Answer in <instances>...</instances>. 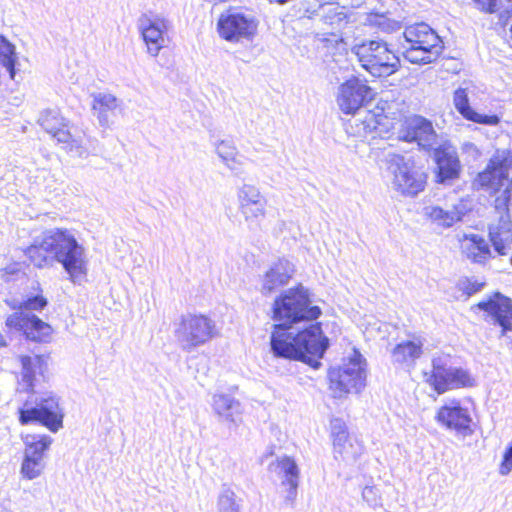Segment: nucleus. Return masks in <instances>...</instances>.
I'll return each instance as SVG.
<instances>
[{
    "mask_svg": "<svg viewBox=\"0 0 512 512\" xmlns=\"http://www.w3.org/2000/svg\"><path fill=\"white\" fill-rule=\"evenodd\" d=\"M320 314V308L311 305L308 291L302 286L279 295L273 304V319L278 322L270 337L273 355L319 368L320 359L328 347V338L323 335L319 324H311L296 334L288 329L302 321L315 320Z\"/></svg>",
    "mask_w": 512,
    "mask_h": 512,
    "instance_id": "nucleus-1",
    "label": "nucleus"
},
{
    "mask_svg": "<svg viewBox=\"0 0 512 512\" xmlns=\"http://www.w3.org/2000/svg\"><path fill=\"white\" fill-rule=\"evenodd\" d=\"M26 255L38 268L60 263L73 283L80 282L87 273L86 250L67 229L44 231L27 248Z\"/></svg>",
    "mask_w": 512,
    "mask_h": 512,
    "instance_id": "nucleus-2",
    "label": "nucleus"
},
{
    "mask_svg": "<svg viewBox=\"0 0 512 512\" xmlns=\"http://www.w3.org/2000/svg\"><path fill=\"white\" fill-rule=\"evenodd\" d=\"M360 66L374 77H388L400 68V59L382 39L363 40L352 47Z\"/></svg>",
    "mask_w": 512,
    "mask_h": 512,
    "instance_id": "nucleus-3",
    "label": "nucleus"
},
{
    "mask_svg": "<svg viewBox=\"0 0 512 512\" xmlns=\"http://www.w3.org/2000/svg\"><path fill=\"white\" fill-rule=\"evenodd\" d=\"M403 35V55L411 63H431L442 51L440 37L425 23L407 27Z\"/></svg>",
    "mask_w": 512,
    "mask_h": 512,
    "instance_id": "nucleus-4",
    "label": "nucleus"
},
{
    "mask_svg": "<svg viewBox=\"0 0 512 512\" xmlns=\"http://www.w3.org/2000/svg\"><path fill=\"white\" fill-rule=\"evenodd\" d=\"M47 299L41 295L28 298L19 305V312L9 315L6 325L17 331H22L25 336L33 341L48 342L52 335V327L40 318L27 311H41L47 306Z\"/></svg>",
    "mask_w": 512,
    "mask_h": 512,
    "instance_id": "nucleus-5",
    "label": "nucleus"
},
{
    "mask_svg": "<svg viewBox=\"0 0 512 512\" xmlns=\"http://www.w3.org/2000/svg\"><path fill=\"white\" fill-rule=\"evenodd\" d=\"M385 163L392 175L391 184L394 190L406 196H415L424 190L427 175L411 157L388 153Z\"/></svg>",
    "mask_w": 512,
    "mask_h": 512,
    "instance_id": "nucleus-6",
    "label": "nucleus"
},
{
    "mask_svg": "<svg viewBox=\"0 0 512 512\" xmlns=\"http://www.w3.org/2000/svg\"><path fill=\"white\" fill-rule=\"evenodd\" d=\"M174 337L185 352H192L205 345L216 334L215 322L201 314H183L174 322Z\"/></svg>",
    "mask_w": 512,
    "mask_h": 512,
    "instance_id": "nucleus-7",
    "label": "nucleus"
},
{
    "mask_svg": "<svg viewBox=\"0 0 512 512\" xmlns=\"http://www.w3.org/2000/svg\"><path fill=\"white\" fill-rule=\"evenodd\" d=\"M511 166L512 153L509 150H497L486 168L474 178L472 187L489 193H497L503 190L504 198L508 199L512 186V181L509 179Z\"/></svg>",
    "mask_w": 512,
    "mask_h": 512,
    "instance_id": "nucleus-8",
    "label": "nucleus"
},
{
    "mask_svg": "<svg viewBox=\"0 0 512 512\" xmlns=\"http://www.w3.org/2000/svg\"><path fill=\"white\" fill-rule=\"evenodd\" d=\"M366 360L356 350L338 368L329 371L330 390L335 398H342L348 393H359L366 385Z\"/></svg>",
    "mask_w": 512,
    "mask_h": 512,
    "instance_id": "nucleus-9",
    "label": "nucleus"
},
{
    "mask_svg": "<svg viewBox=\"0 0 512 512\" xmlns=\"http://www.w3.org/2000/svg\"><path fill=\"white\" fill-rule=\"evenodd\" d=\"M35 403L36 405L32 406L26 401L23 407L18 409L19 422L22 425L39 422L54 433L63 427L64 413L59 404V397L47 392L37 398Z\"/></svg>",
    "mask_w": 512,
    "mask_h": 512,
    "instance_id": "nucleus-10",
    "label": "nucleus"
},
{
    "mask_svg": "<svg viewBox=\"0 0 512 512\" xmlns=\"http://www.w3.org/2000/svg\"><path fill=\"white\" fill-rule=\"evenodd\" d=\"M258 21L251 14L236 8L222 12L217 21L221 38L231 43L251 41L257 33Z\"/></svg>",
    "mask_w": 512,
    "mask_h": 512,
    "instance_id": "nucleus-11",
    "label": "nucleus"
},
{
    "mask_svg": "<svg viewBox=\"0 0 512 512\" xmlns=\"http://www.w3.org/2000/svg\"><path fill=\"white\" fill-rule=\"evenodd\" d=\"M427 381L439 394L475 385V379L469 371L450 365V358L446 355L433 358L432 373Z\"/></svg>",
    "mask_w": 512,
    "mask_h": 512,
    "instance_id": "nucleus-12",
    "label": "nucleus"
},
{
    "mask_svg": "<svg viewBox=\"0 0 512 512\" xmlns=\"http://www.w3.org/2000/svg\"><path fill=\"white\" fill-rule=\"evenodd\" d=\"M24 457L20 473L23 478L33 480L42 475L46 467V453L53 439L48 435H26Z\"/></svg>",
    "mask_w": 512,
    "mask_h": 512,
    "instance_id": "nucleus-13",
    "label": "nucleus"
},
{
    "mask_svg": "<svg viewBox=\"0 0 512 512\" xmlns=\"http://www.w3.org/2000/svg\"><path fill=\"white\" fill-rule=\"evenodd\" d=\"M138 28L148 55L157 57L166 46L165 35L170 28V21L162 15L143 14L138 20Z\"/></svg>",
    "mask_w": 512,
    "mask_h": 512,
    "instance_id": "nucleus-14",
    "label": "nucleus"
},
{
    "mask_svg": "<svg viewBox=\"0 0 512 512\" xmlns=\"http://www.w3.org/2000/svg\"><path fill=\"white\" fill-rule=\"evenodd\" d=\"M373 99V91L366 81L352 77L338 87L336 102L345 114H354Z\"/></svg>",
    "mask_w": 512,
    "mask_h": 512,
    "instance_id": "nucleus-15",
    "label": "nucleus"
},
{
    "mask_svg": "<svg viewBox=\"0 0 512 512\" xmlns=\"http://www.w3.org/2000/svg\"><path fill=\"white\" fill-rule=\"evenodd\" d=\"M488 238L498 255L512 253V219L506 205L496 206V217L488 225Z\"/></svg>",
    "mask_w": 512,
    "mask_h": 512,
    "instance_id": "nucleus-16",
    "label": "nucleus"
},
{
    "mask_svg": "<svg viewBox=\"0 0 512 512\" xmlns=\"http://www.w3.org/2000/svg\"><path fill=\"white\" fill-rule=\"evenodd\" d=\"M433 159L436 164V182L452 185L460 178L462 165L456 148L450 143H443L433 149Z\"/></svg>",
    "mask_w": 512,
    "mask_h": 512,
    "instance_id": "nucleus-17",
    "label": "nucleus"
},
{
    "mask_svg": "<svg viewBox=\"0 0 512 512\" xmlns=\"http://www.w3.org/2000/svg\"><path fill=\"white\" fill-rule=\"evenodd\" d=\"M38 123L58 142L67 144L71 153L78 157H84L87 154L85 148L81 145V141L72 138L71 133L66 129L67 124L64 118L57 110H45L42 112Z\"/></svg>",
    "mask_w": 512,
    "mask_h": 512,
    "instance_id": "nucleus-18",
    "label": "nucleus"
},
{
    "mask_svg": "<svg viewBox=\"0 0 512 512\" xmlns=\"http://www.w3.org/2000/svg\"><path fill=\"white\" fill-rule=\"evenodd\" d=\"M399 139L406 142H416L424 150H430L437 143V134L429 120L414 115L404 121L399 132Z\"/></svg>",
    "mask_w": 512,
    "mask_h": 512,
    "instance_id": "nucleus-19",
    "label": "nucleus"
},
{
    "mask_svg": "<svg viewBox=\"0 0 512 512\" xmlns=\"http://www.w3.org/2000/svg\"><path fill=\"white\" fill-rule=\"evenodd\" d=\"M477 307L487 313V321L502 328L504 336L512 331V300L500 293H495L489 299L481 301Z\"/></svg>",
    "mask_w": 512,
    "mask_h": 512,
    "instance_id": "nucleus-20",
    "label": "nucleus"
},
{
    "mask_svg": "<svg viewBox=\"0 0 512 512\" xmlns=\"http://www.w3.org/2000/svg\"><path fill=\"white\" fill-rule=\"evenodd\" d=\"M436 420L448 429L455 430L464 435L472 432V418L467 408L459 400L452 399L439 408Z\"/></svg>",
    "mask_w": 512,
    "mask_h": 512,
    "instance_id": "nucleus-21",
    "label": "nucleus"
},
{
    "mask_svg": "<svg viewBox=\"0 0 512 512\" xmlns=\"http://www.w3.org/2000/svg\"><path fill=\"white\" fill-rule=\"evenodd\" d=\"M211 406L214 414L222 423L238 426L242 421L243 407L239 400L229 394H214Z\"/></svg>",
    "mask_w": 512,
    "mask_h": 512,
    "instance_id": "nucleus-22",
    "label": "nucleus"
},
{
    "mask_svg": "<svg viewBox=\"0 0 512 512\" xmlns=\"http://www.w3.org/2000/svg\"><path fill=\"white\" fill-rule=\"evenodd\" d=\"M294 273L293 264L285 259L275 262L262 279L261 293L268 295L286 285Z\"/></svg>",
    "mask_w": 512,
    "mask_h": 512,
    "instance_id": "nucleus-23",
    "label": "nucleus"
},
{
    "mask_svg": "<svg viewBox=\"0 0 512 512\" xmlns=\"http://www.w3.org/2000/svg\"><path fill=\"white\" fill-rule=\"evenodd\" d=\"M453 104L459 114L466 120L491 126L497 125L500 122V118L497 115H482L474 111L470 106L466 88L459 87L454 91Z\"/></svg>",
    "mask_w": 512,
    "mask_h": 512,
    "instance_id": "nucleus-24",
    "label": "nucleus"
},
{
    "mask_svg": "<svg viewBox=\"0 0 512 512\" xmlns=\"http://www.w3.org/2000/svg\"><path fill=\"white\" fill-rule=\"evenodd\" d=\"M467 259L477 264H485L493 255L487 241L480 235H465L461 244Z\"/></svg>",
    "mask_w": 512,
    "mask_h": 512,
    "instance_id": "nucleus-25",
    "label": "nucleus"
},
{
    "mask_svg": "<svg viewBox=\"0 0 512 512\" xmlns=\"http://www.w3.org/2000/svg\"><path fill=\"white\" fill-rule=\"evenodd\" d=\"M465 215L463 204L455 205L451 209L444 210L439 206H427L424 208V216L433 224L442 228H449L462 220Z\"/></svg>",
    "mask_w": 512,
    "mask_h": 512,
    "instance_id": "nucleus-26",
    "label": "nucleus"
},
{
    "mask_svg": "<svg viewBox=\"0 0 512 512\" xmlns=\"http://www.w3.org/2000/svg\"><path fill=\"white\" fill-rule=\"evenodd\" d=\"M22 366L21 385L26 391H34L35 380L37 375H42L47 367L46 361L42 356H19Z\"/></svg>",
    "mask_w": 512,
    "mask_h": 512,
    "instance_id": "nucleus-27",
    "label": "nucleus"
},
{
    "mask_svg": "<svg viewBox=\"0 0 512 512\" xmlns=\"http://www.w3.org/2000/svg\"><path fill=\"white\" fill-rule=\"evenodd\" d=\"M423 341L415 337L412 340L397 344L392 350V361L395 364L410 367L422 355Z\"/></svg>",
    "mask_w": 512,
    "mask_h": 512,
    "instance_id": "nucleus-28",
    "label": "nucleus"
},
{
    "mask_svg": "<svg viewBox=\"0 0 512 512\" xmlns=\"http://www.w3.org/2000/svg\"><path fill=\"white\" fill-rule=\"evenodd\" d=\"M215 153L221 162L235 175L243 172V162L238 158V149L230 140H220L214 144Z\"/></svg>",
    "mask_w": 512,
    "mask_h": 512,
    "instance_id": "nucleus-29",
    "label": "nucleus"
},
{
    "mask_svg": "<svg viewBox=\"0 0 512 512\" xmlns=\"http://www.w3.org/2000/svg\"><path fill=\"white\" fill-rule=\"evenodd\" d=\"M118 107L117 98L110 93H96L93 95L92 110L100 126H110V114Z\"/></svg>",
    "mask_w": 512,
    "mask_h": 512,
    "instance_id": "nucleus-30",
    "label": "nucleus"
},
{
    "mask_svg": "<svg viewBox=\"0 0 512 512\" xmlns=\"http://www.w3.org/2000/svg\"><path fill=\"white\" fill-rule=\"evenodd\" d=\"M376 115L370 111L358 114L348 124V132L359 138H365L378 127Z\"/></svg>",
    "mask_w": 512,
    "mask_h": 512,
    "instance_id": "nucleus-31",
    "label": "nucleus"
},
{
    "mask_svg": "<svg viewBox=\"0 0 512 512\" xmlns=\"http://www.w3.org/2000/svg\"><path fill=\"white\" fill-rule=\"evenodd\" d=\"M270 470L282 478V483L290 482L291 480L299 479V469L296 462L287 456L278 458L270 464Z\"/></svg>",
    "mask_w": 512,
    "mask_h": 512,
    "instance_id": "nucleus-32",
    "label": "nucleus"
},
{
    "mask_svg": "<svg viewBox=\"0 0 512 512\" xmlns=\"http://www.w3.org/2000/svg\"><path fill=\"white\" fill-rule=\"evenodd\" d=\"M238 209L249 227L258 226L266 214V201L241 205Z\"/></svg>",
    "mask_w": 512,
    "mask_h": 512,
    "instance_id": "nucleus-33",
    "label": "nucleus"
},
{
    "mask_svg": "<svg viewBox=\"0 0 512 512\" xmlns=\"http://www.w3.org/2000/svg\"><path fill=\"white\" fill-rule=\"evenodd\" d=\"M332 440L334 453L340 455L345 460H355L361 454V447L355 446L349 439L348 434Z\"/></svg>",
    "mask_w": 512,
    "mask_h": 512,
    "instance_id": "nucleus-34",
    "label": "nucleus"
},
{
    "mask_svg": "<svg viewBox=\"0 0 512 512\" xmlns=\"http://www.w3.org/2000/svg\"><path fill=\"white\" fill-rule=\"evenodd\" d=\"M238 206L266 201L258 187L252 184H243L237 191Z\"/></svg>",
    "mask_w": 512,
    "mask_h": 512,
    "instance_id": "nucleus-35",
    "label": "nucleus"
},
{
    "mask_svg": "<svg viewBox=\"0 0 512 512\" xmlns=\"http://www.w3.org/2000/svg\"><path fill=\"white\" fill-rule=\"evenodd\" d=\"M217 512H240L236 494L228 487H223L217 499Z\"/></svg>",
    "mask_w": 512,
    "mask_h": 512,
    "instance_id": "nucleus-36",
    "label": "nucleus"
},
{
    "mask_svg": "<svg viewBox=\"0 0 512 512\" xmlns=\"http://www.w3.org/2000/svg\"><path fill=\"white\" fill-rule=\"evenodd\" d=\"M0 62L7 68L11 78L15 75V49L4 37L0 36Z\"/></svg>",
    "mask_w": 512,
    "mask_h": 512,
    "instance_id": "nucleus-37",
    "label": "nucleus"
},
{
    "mask_svg": "<svg viewBox=\"0 0 512 512\" xmlns=\"http://www.w3.org/2000/svg\"><path fill=\"white\" fill-rule=\"evenodd\" d=\"M365 24L377 27L380 31L391 33L399 28V24L386 17L383 14H369L366 17Z\"/></svg>",
    "mask_w": 512,
    "mask_h": 512,
    "instance_id": "nucleus-38",
    "label": "nucleus"
},
{
    "mask_svg": "<svg viewBox=\"0 0 512 512\" xmlns=\"http://www.w3.org/2000/svg\"><path fill=\"white\" fill-rule=\"evenodd\" d=\"M363 500L371 507H380L382 499L380 491L376 486H365L362 490Z\"/></svg>",
    "mask_w": 512,
    "mask_h": 512,
    "instance_id": "nucleus-39",
    "label": "nucleus"
},
{
    "mask_svg": "<svg viewBox=\"0 0 512 512\" xmlns=\"http://www.w3.org/2000/svg\"><path fill=\"white\" fill-rule=\"evenodd\" d=\"M308 8L305 13L308 17L321 16L324 17L327 13H330L334 8L329 4H321L318 0H308Z\"/></svg>",
    "mask_w": 512,
    "mask_h": 512,
    "instance_id": "nucleus-40",
    "label": "nucleus"
},
{
    "mask_svg": "<svg viewBox=\"0 0 512 512\" xmlns=\"http://www.w3.org/2000/svg\"><path fill=\"white\" fill-rule=\"evenodd\" d=\"M331 437H344L348 434L346 423L340 418H333L330 422Z\"/></svg>",
    "mask_w": 512,
    "mask_h": 512,
    "instance_id": "nucleus-41",
    "label": "nucleus"
},
{
    "mask_svg": "<svg viewBox=\"0 0 512 512\" xmlns=\"http://www.w3.org/2000/svg\"><path fill=\"white\" fill-rule=\"evenodd\" d=\"M286 487L285 501L292 504L297 497V489L299 486V479H293L290 482L282 483Z\"/></svg>",
    "mask_w": 512,
    "mask_h": 512,
    "instance_id": "nucleus-42",
    "label": "nucleus"
},
{
    "mask_svg": "<svg viewBox=\"0 0 512 512\" xmlns=\"http://www.w3.org/2000/svg\"><path fill=\"white\" fill-rule=\"evenodd\" d=\"M461 151L471 160H477L481 155L478 147L472 142L463 143L461 146Z\"/></svg>",
    "mask_w": 512,
    "mask_h": 512,
    "instance_id": "nucleus-43",
    "label": "nucleus"
},
{
    "mask_svg": "<svg viewBox=\"0 0 512 512\" xmlns=\"http://www.w3.org/2000/svg\"><path fill=\"white\" fill-rule=\"evenodd\" d=\"M512 470V445L504 453L503 461L500 466V474L507 475Z\"/></svg>",
    "mask_w": 512,
    "mask_h": 512,
    "instance_id": "nucleus-44",
    "label": "nucleus"
},
{
    "mask_svg": "<svg viewBox=\"0 0 512 512\" xmlns=\"http://www.w3.org/2000/svg\"><path fill=\"white\" fill-rule=\"evenodd\" d=\"M482 287L483 283L477 281L465 280L461 283V289L469 296L480 291Z\"/></svg>",
    "mask_w": 512,
    "mask_h": 512,
    "instance_id": "nucleus-45",
    "label": "nucleus"
},
{
    "mask_svg": "<svg viewBox=\"0 0 512 512\" xmlns=\"http://www.w3.org/2000/svg\"><path fill=\"white\" fill-rule=\"evenodd\" d=\"M7 345L4 337L0 334V347H5Z\"/></svg>",
    "mask_w": 512,
    "mask_h": 512,
    "instance_id": "nucleus-46",
    "label": "nucleus"
},
{
    "mask_svg": "<svg viewBox=\"0 0 512 512\" xmlns=\"http://www.w3.org/2000/svg\"><path fill=\"white\" fill-rule=\"evenodd\" d=\"M510 262H511V264H512V255H511V258H510Z\"/></svg>",
    "mask_w": 512,
    "mask_h": 512,
    "instance_id": "nucleus-47",
    "label": "nucleus"
}]
</instances>
